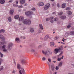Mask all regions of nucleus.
Instances as JSON below:
<instances>
[{"instance_id": "nucleus-22", "label": "nucleus", "mask_w": 74, "mask_h": 74, "mask_svg": "<svg viewBox=\"0 0 74 74\" xmlns=\"http://www.w3.org/2000/svg\"><path fill=\"white\" fill-rule=\"evenodd\" d=\"M63 62H61L59 64L58 66L59 67H61L62 66V64Z\"/></svg>"}, {"instance_id": "nucleus-27", "label": "nucleus", "mask_w": 74, "mask_h": 74, "mask_svg": "<svg viewBox=\"0 0 74 74\" xmlns=\"http://www.w3.org/2000/svg\"><path fill=\"white\" fill-rule=\"evenodd\" d=\"M21 62H22V63H24V64H25V63H26V61H25L24 60H21Z\"/></svg>"}, {"instance_id": "nucleus-12", "label": "nucleus", "mask_w": 74, "mask_h": 74, "mask_svg": "<svg viewBox=\"0 0 74 74\" xmlns=\"http://www.w3.org/2000/svg\"><path fill=\"white\" fill-rule=\"evenodd\" d=\"M62 8H66V3H63L62 4Z\"/></svg>"}, {"instance_id": "nucleus-24", "label": "nucleus", "mask_w": 74, "mask_h": 74, "mask_svg": "<svg viewBox=\"0 0 74 74\" xmlns=\"http://www.w3.org/2000/svg\"><path fill=\"white\" fill-rule=\"evenodd\" d=\"M3 52H7L8 51H7V50L5 49H3Z\"/></svg>"}, {"instance_id": "nucleus-61", "label": "nucleus", "mask_w": 74, "mask_h": 74, "mask_svg": "<svg viewBox=\"0 0 74 74\" xmlns=\"http://www.w3.org/2000/svg\"><path fill=\"white\" fill-rule=\"evenodd\" d=\"M12 0L9 1V2L10 3H11V2H12Z\"/></svg>"}, {"instance_id": "nucleus-36", "label": "nucleus", "mask_w": 74, "mask_h": 74, "mask_svg": "<svg viewBox=\"0 0 74 74\" xmlns=\"http://www.w3.org/2000/svg\"><path fill=\"white\" fill-rule=\"evenodd\" d=\"M0 55H1V58H2L3 56V54L1 52H0Z\"/></svg>"}, {"instance_id": "nucleus-30", "label": "nucleus", "mask_w": 74, "mask_h": 74, "mask_svg": "<svg viewBox=\"0 0 74 74\" xmlns=\"http://www.w3.org/2000/svg\"><path fill=\"white\" fill-rule=\"evenodd\" d=\"M59 38V36H57L54 38L55 40H58Z\"/></svg>"}, {"instance_id": "nucleus-29", "label": "nucleus", "mask_w": 74, "mask_h": 74, "mask_svg": "<svg viewBox=\"0 0 74 74\" xmlns=\"http://www.w3.org/2000/svg\"><path fill=\"white\" fill-rule=\"evenodd\" d=\"M8 21L9 22H11V18L9 17L8 18Z\"/></svg>"}, {"instance_id": "nucleus-34", "label": "nucleus", "mask_w": 74, "mask_h": 74, "mask_svg": "<svg viewBox=\"0 0 74 74\" xmlns=\"http://www.w3.org/2000/svg\"><path fill=\"white\" fill-rule=\"evenodd\" d=\"M51 45H53V46H54V45H55L54 43L53 42H51Z\"/></svg>"}, {"instance_id": "nucleus-18", "label": "nucleus", "mask_w": 74, "mask_h": 74, "mask_svg": "<svg viewBox=\"0 0 74 74\" xmlns=\"http://www.w3.org/2000/svg\"><path fill=\"white\" fill-rule=\"evenodd\" d=\"M48 38V36H46L45 37V38H44V40H45V41H46V40H47V39Z\"/></svg>"}, {"instance_id": "nucleus-9", "label": "nucleus", "mask_w": 74, "mask_h": 74, "mask_svg": "<svg viewBox=\"0 0 74 74\" xmlns=\"http://www.w3.org/2000/svg\"><path fill=\"white\" fill-rule=\"evenodd\" d=\"M25 0H20V2L21 4H23L24 3H25Z\"/></svg>"}, {"instance_id": "nucleus-2", "label": "nucleus", "mask_w": 74, "mask_h": 74, "mask_svg": "<svg viewBox=\"0 0 74 74\" xmlns=\"http://www.w3.org/2000/svg\"><path fill=\"white\" fill-rule=\"evenodd\" d=\"M25 14L27 16H29L33 14V12H30V11L28 12H25Z\"/></svg>"}, {"instance_id": "nucleus-63", "label": "nucleus", "mask_w": 74, "mask_h": 74, "mask_svg": "<svg viewBox=\"0 0 74 74\" xmlns=\"http://www.w3.org/2000/svg\"><path fill=\"white\" fill-rule=\"evenodd\" d=\"M57 74V72H55L53 73V74Z\"/></svg>"}, {"instance_id": "nucleus-49", "label": "nucleus", "mask_w": 74, "mask_h": 74, "mask_svg": "<svg viewBox=\"0 0 74 74\" xmlns=\"http://www.w3.org/2000/svg\"><path fill=\"white\" fill-rule=\"evenodd\" d=\"M71 27V25H68L67 27V28H69V27Z\"/></svg>"}, {"instance_id": "nucleus-20", "label": "nucleus", "mask_w": 74, "mask_h": 74, "mask_svg": "<svg viewBox=\"0 0 74 74\" xmlns=\"http://www.w3.org/2000/svg\"><path fill=\"white\" fill-rule=\"evenodd\" d=\"M17 69H20V68H21V65L19 64H17Z\"/></svg>"}, {"instance_id": "nucleus-13", "label": "nucleus", "mask_w": 74, "mask_h": 74, "mask_svg": "<svg viewBox=\"0 0 74 74\" xmlns=\"http://www.w3.org/2000/svg\"><path fill=\"white\" fill-rule=\"evenodd\" d=\"M5 3V1L4 0H0V3L1 4H4Z\"/></svg>"}, {"instance_id": "nucleus-1", "label": "nucleus", "mask_w": 74, "mask_h": 74, "mask_svg": "<svg viewBox=\"0 0 74 74\" xmlns=\"http://www.w3.org/2000/svg\"><path fill=\"white\" fill-rule=\"evenodd\" d=\"M23 23H24V24H28V25H30V24L31 23V21L29 20H23Z\"/></svg>"}, {"instance_id": "nucleus-60", "label": "nucleus", "mask_w": 74, "mask_h": 74, "mask_svg": "<svg viewBox=\"0 0 74 74\" xmlns=\"http://www.w3.org/2000/svg\"><path fill=\"white\" fill-rule=\"evenodd\" d=\"M53 62L54 63H56V61H53Z\"/></svg>"}, {"instance_id": "nucleus-50", "label": "nucleus", "mask_w": 74, "mask_h": 74, "mask_svg": "<svg viewBox=\"0 0 74 74\" xmlns=\"http://www.w3.org/2000/svg\"><path fill=\"white\" fill-rule=\"evenodd\" d=\"M57 5L58 7H60V6L59 5V3H58L57 4Z\"/></svg>"}, {"instance_id": "nucleus-23", "label": "nucleus", "mask_w": 74, "mask_h": 74, "mask_svg": "<svg viewBox=\"0 0 74 74\" xmlns=\"http://www.w3.org/2000/svg\"><path fill=\"white\" fill-rule=\"evenodd\" d=\"M66 18V16H62L60 17L62 19H65Z\"/></svg>"}, {"instance_id": "nucleus-25", "label": "nucleus", "mask_w": 74, "mask_h": 74, "mask_svg": "<svg viewBox=\"0 0 74 74\" xmlns=\"http://www.w3.org/2000/svg\"><path fill=\"white\" fill-rule=\"evenodd\" d=\"M30 31L31 33H33L34 32V29L33 28H31L30 29Z\"/></svg>"}, {"instance_id": "nucleus-41", "label": "nucleus", "mask_w": 74, "mask_h": 74, "mask_svg": "<svg viewBox=\"0 0 74 74\" xmlns=\"http://www.w3.org/2000/svg\"><path fill=\"white\" fill-rule=\"evenodd\" d=\"M13 7H18V5H15V4H13Z\"/></svg>"}, {"instance_id": "nucleus-62", "label": "nucleus", "mask_w": 74, "mask_h": 74, "mask_svg": "<svg viewBox=\"0 0 74 74\" xmlns=\"http://www.w3.org/2000/svg\"><path fill=\"white\" fill-rule=\"evenodd\" d=\"M62 55V53L61 52L59 55Z\"/></svg>"}, {"instance_id": "nucleus-16", "label": "nucleus", "mask_w": 74, "mask_h": 74, "mask_svg": "<svg viewBox=\"0 0 74 74\" xmlns=\"http://www.w3.org/2000/svg\"><path fill=\"white\" fill-rule=\"evenodd\" d=\"M14 18L16 19H18L19 18V15H16V16H14Z\"/></svg>"}, {"instance_id": "nucleus-31", "label": "nucleus", "mask_w": 74, "mask_h": 74, "mask_svg": "<svg viewBox=\"0 0 74 74\" xmlns=\"http://www.w3.org/2000/svg\"><path fill=\"white\" fill-rule=\"evenodd\" d=\"M3 69V66H0V71H1V70Z\"/></svg>"}, {"instance_id": "nucleus-54", "label": "nucleus", "mask_w": 74, "mask_h": 74, "mask_svg": "<svg viewBox=\"0 0 74 74\" xmlns=\"http://www.w3.org/2000/svg\"><path fill=\"white\" fill-rule=\"evenodd\" d=\"M63 57H64V56H62V57L60 58L61 59H63Z\"/></svg>"}, {"instance_id": "nucleus-19", "label": "nucleus", "mask_w": 74, "mask_h": 74, "mask_svg": "<svg viewBox=\"0 0 74 74\" xmlns=\"http://www.w3.org/2000/svg\"><path fill=\"white\" fill-rule=\"evenodd\" d=\"M0 48H1L2 49H5V46L4 45H3L2 46H0Z\"/></svg>"}, {"instance_id": "nucleus-33", "label": "nucleus", "mask_w": 74, "mask_h": 74, "mask_svg": "<svg viewBox=\"0 0 74 74\" xmlns=\"http://www.w3.org/2000/svg\"><path fill=\"white\" fill-rule=\"evenodd\" d=\"M3 61V60L1 58H0V65L1 64V62Z\"/></svg>"}, {"instance_id": "nucleus-59", "label": "nucleus", "mask_w": 74, "mask_h": 74, "mask_svg": "<svg viewBox=\"0 0 74 74\" xmlns=\"http://www.w3.org/2000/svg\"><path fill=\"white\" fill-rule=\"evenodd\" d=\"M61 44H64V43H63L62 42H61Z\"/></svg>"}, {"instance_id": "nucleus-51", "label": "nucleus", "mask_w": 74, "mask_h": 74, "mask_svg": "<svg viewBox=\"0 0 74 74\" xmlns=\"http://www.w3.org/2000/svg\"><path fill=\"white\" fill-rule=\"evenodd\" d=\"M16 4H18V1H16Z\"/></svg>"}, {"instance_id": "nucleus-40", "label": "nucleus", "mask_w": 74, "mask_h": 74, "mask_svg": "<svg viewBox=\"0 0 74 74\" xmlns=\"http://www.w3.org/2000/svg\"><path fill=\"white\" fill-rule=\"evenodd\" d=\"M31 10H32V11H36V8H32Z\"/></svg>"}, {"instance_id": "nucleus-8", "label": "nucleus", "mask_w": 74, "mask_h": 74, "mask_svg": "<svg viewBox=\"0 0 74 74\" xmlns=\"http://www.w3.org/2000/svg\"><path fill=\"white\" fill-rule=\"evenodd\" d=\"M38 5H40V6H42L43 5H44V3L42 2L38 3Z\"/></svg>"}, {"instance_id": "nucleus-32", "label": "nucleus", "mask_w": 74, "mask_h": 74, "mask_svg": "<svg viewBox=\"0 0 74 74\" xmlns=\"http://www.w3.org/2000/svg\"><path fill=\"white\" fill-rule=\"evenodd\" d=\"M67 14H68V15H71V14H72V13L70 11H69L67 12Z\"/></svg>"}, {"instance_id": "nucleus-26", "label": "nucleus", "mask_w": 74, "mask_h": 74, "mask_svg": "<svg viewBox=\"0 0 74 74\" xmlns=\"http://www.w3.org/2000/svg\"><path fill=\"white\" fill-rule=\"evenodd\" d=\"M70 34L72 35H74V31H71L70 32Z\"/></svg>"}, {"instance_id": "nucleus-14", "label": "nucleus", "mask_w": 74, "mask_h": 74, "mask_svg": "<svg viewBox=\"0 0 74 74\" xmlns=\"http://www.w3.org/2000/svg\"><path fill=\"white\" fill-rule=\"evenodd\" d=\"M4 44H5V42L3 41V42H0V45H3Z\"/></svg>"}, {"instance_id": "nucleus-57", "label": "nucleus", "mask_w": 74, "mask_h": 74, "mask_svg": "<svg viewBox=\"0 0 74 74\" xmlns=\"http://www.w3.org/2000/svg\"><path fill=\"white\" fill-rule=\"evenodd\" d=\"M53 14H56V12H54L53 13Z\"/></svg>"}, {"instance_id": "nucleus-7", "label": "nucleus", "mask_w": 74, "mask_h": 74, "mask_svg": "<svg viewBox=\"0 0 74 74\" xmlns=\"http://www.w3.org/2000/svg\"><path fill=\"white\" fill-rule=\"evenodd\" d=\"M42 53H43V54H45V55H49V52L48 51H42Z\"/></svg>"}, {"instance_id": "nucleus-53", "label": "nucleus", "mask_w": 74, "mask_h": 74, "mask_svg": "<svg viewBox=\"0 0 74 74\" xmlns=\"http://www.w3.org/2000/svg\"><path fill=\"white\" fill-rule=\"evenodd\" d=\"M12 73H15V71H13L12 72Z\"/></svg>"}, {"instance_id": "nucleus-64", "label": "nucleus", "mask_w": 74, "mask_h": 74, "mask_svg": "<svg viewBox=\"0 0 74 74\" xmlns=\"http://www.w3.org/2000/svg\"><path fill=\"white\" fill-rule=\"evenodd\" d=\"M62 41H63V42H64V40L63 39L62 40Z\"/></svg>"}, {"instance_id": "nucleus-4", "label": "nucleus", "mask_w": 74, "mask_h": 74, "mask_svg": "<svg viewBox=\"0 0 74 74\" xmlns=\"http://www.w3.org/2000/svg\"><path fill=\"white\" fill-rule=\"evenodd\" d=\"M60 50H62V49L60 48H59V49L56 48L54 50V52L55 54H57L59 52V51H60Z\"/></svg>"}, {"instance_id": "nucleus-10", "label": "nucleus", "mask_w": 74, "mask_h": 74, "mask_svg": "<svg viewBox=\"0 0 74 74\" xmlns=\"http://www.w3.org/2000/svg\"><path fill=\"white\" fill-rule=\"evenodd\" d=\"M0 38L2 39V40H5L4 37L3 35H1V34H0Z\"/></svg>"}, {"instance_id": "nucleus-11", "label": "nucleus", "mask_w": 74, "mask_h": 74, "mask_svg": "<svg viewBox=\"0 0 74 74\" xmlns=\"http://www.w3.org/2000/svg\"><path fill=\"white\" fill-rule=\"evenodd\" d=\"M14 10H11L10 11V14L11 15H12L13 14V13H14Z\"/></svg>"}, {"instance_id": "nucleus-3", "label": "nucleus", "mask_w": 74, "mask_h": 74, "mask_svg": "<svg viewBox=\"0 0 74 74\" xmlns=\"http://www.w3.org/2000/svg\"><path fill=\"white\" fill-rule=\"evenodd\" d=\"M50 6H51L50 4L49 3H47L44 7V10H48Z\"/></svg>"}, {"instance_id": "nucleus-48", "label": "nucleus", "mask_w": 74, "mask_h": 74, "mask_svg": "<svg viewBox=\"0 0 74 74\" xmlns=\"http://www.w3.org/2000/svg\"><path fill=\"white\" fill-rule=\"evenodd\" d=\"M61 60V58H58V61H60Z\"/></svg>"}, {"instance_id": "nucleus-44", "label": "nucleus", "mask_w": 74, "mask_h": 74, "mask_svg": "<svg viewBox=\"0 0 74 74\" xmlns=\"http://www.w3.org/2000/svg\"><path fill=\"white\" fill-rule=\"evenodd\" d=\"M50 20V18H47L46 19V21H48Z\"/></svg>"}, {"instance_id": "nucleus-6", "label": "nucleus", "mask_w": 74, "mask_h": 74, "mask_svg": "<svg viewBox=\"0 0 74 74\" xmlns=\"http://www.w3.org/2000/svg\"><path fill=\"white\" fill-rule=\"evenodd\" d=\"M12 43H10L8 45V49L9 50H11V48H12Z\"/></svg>"}, {"instance_id": "nucleus-37", "label": "nucleus", "mask_w": 74, "mask_h": 74, "mask_svg": "<svg viewBox=\"0 0 74 74\" xmlns=\"http://www.w3.org/2000/svg\"><path fill=\"white\" fill-rule=\"evenodd\" d=\"M46 60V58H45V57H43L42 58V60L43 61H44L45 60Z\"/></svg>"}, {"instance_id": "nucleus-15", "label": "nucleus", "mask_w": 74, "mask_h": 74, "mask_svg": "<svg viewBox=\"0 0 74 74\" xmlns=\"http://www.w3.org/2000/svg\"><path fill=\"white\" fill-rule=\"evenodd\" d=\"M39 27H40V29H42V30L44 29V28H43V26H42V25L41 24L39 25Z\"/></svg>"}, {"instance_id": "nucleus-5", "label": "nucleus", "mask_w": 74, "mask_h": 74, "mask_svg": "<svg viewBox=\"0 0 74 74\" xmlns=\"http://www.w3.org/2000/svg\"><path fill=\"white\" fill-rule=\"evenodd\" d=\"M19 73L20 74H22V73H23V74H26L25 71L22 68L21 70H20L19 71Z\"/></svg>"}, {"instance_id": "nucleus-45", "label": "nucleus", "mask_w": 74, "mask_h": 74, "mask_svg": "<svg viewBox=\"0 0 74 74\" xmlns=\"http://www.w3.org/2000/svg\"><path fill=\"white\" fill-rule=\"evenodd\" d=\"M58 69H59V67H58V66H56V69L58 70Z\"/></svg>"}, {"instance_id": "nucleus-58", "label": "nucleus", "mask_w": 74, "mask_h": 74, "mask_svg": "<svg viewBox=\"0 0 74 74\" xmlns=\"http://www.w3.org/2000/svg\"><path fill=\"white\" fill-rule=\"evenodd\" d=\"M27 4H25V5H24L25 6H27Z\"/></svg>"}, {"instance_id": "nucleus-38", "label": "nucleus", "mask_w": 74, "mask_h": 74, "mask_svg": "<svg viewBox=\"0 0 74 74\" xmlns=\"http://www.w3.org/2000/svg\"><path fill=\"white\" fill-rule=\"evenodd\" d=\"M19 39L18 38H16V41H19Z\"/></svg>"}, {"instance_id": "nucleus-47", "label": "nucleus", "mask_w": 74, "mask_h": 74, "mask_svg": "<svg viewBox=\"0 0 74 74\" xmlns=\"http://www.w3.org/2000/svg\"><path fill=\"white\" fill-rule=\"evenodd\" d=\"M31 52H35V50L33 49H32L31 51Z\"/></svg>"}, {"instance_id": "nucleus-52", "label": "nucleus", "mask_w": 74, "mask_h": 74, "mask_svg": "<svg viewBox=\"0 0 74 74\" xmlns=\"http://www.w3.org/2000/svg\"><path fill=\"white\" fill-rule=\"evenodd\" d=\"M55 4H56L55 3H53V6H54V5H55Z\"/></svg>"}, {"instance_id": "nucleus-43", "label": "nucleus", "mask_w": 74, "mask_h": 74, "mask_svg": "<svg viewBox=\"0 0 74 74\" xmlns=\"http://www.w3.org/2000/svg\"><path fill=\"white\" fill-rule=\"evenodd\" d=\"M48 61L49 62H51V60L50 58L48 59Z\"/></svg>"}, {"instance_id": "nucleus-28", "label": "nucleus", "mask_w": 74, "mask_h": 74, "mask_svg": "<svg viewBox=\"0 0 74 74\" xmlns=\"http://www.w3.org/2000/svg\"><path fill=\"white\" fill-rule=\"evenodd\" d=\"M51 69L52 70H53L54 69H55V67H54V66L53 65H51Z\"/></svg>"}, {"instance_id": "nucleus-39", "label": "nucleus", "mask_w": 74, "mask_h": 74, "mask_svg": "<svg viewBox=\"0 0 74 74\" xmlns=\"http://www.w3.org/2000/svg\"><path fill=\"white\" fill-rule=\"evenodd\" d=\"M62 14H63V12H61L60 13H58V15H62Z\"/></svg>"}, {"instance_id": "nucleus-35", "label": "nucleus", "mask_w": 74, "mask_h": 74, "mask_svg": "<svg viewBox=\"0 0 74 74\" xmlns=\"http://www.w3.org/2000/svg\"><path fill=\"white\" fill-rule=\"evenodd\" d=\"M66 10H70V8L69 7L66 8Z\"/></svg>"}, {"instance_id": "nucleus-46", "label": "nucleus", "mask_w": 74, "mask_h": 74, "mask_svg": "<svg viewBox=\"0 0 74 74\" xmlns=\"http://www.w3.org/2000/svg\"><path fill=\"white\" fill-rule=\"evenodd\" d=\"M23 8V6H22V5H21L18 6V8Z\"/></svg>"}, {"instance_id": "nucleus-21", "label": "nucleus", "mask_w": 74, "mask_h": 74, "mask_svg": "<svg viewBox=\"0 0 74 74\" xmlns=\"http://www.w3.org/2000/svg\"><path fill=\"white\" fill-rule=\"evenodd\" d=\"M5 30L4 29H2L0 30V33H4Z\"/></svg>"}, {"instance_id": "nucleus-42", "label": "nucleus", "mask_w": 74, "mask_h": 74, "mask_svg": "<svg viewBox=\"0 0 74 74\" xmlns=\"http://www.w3.org/2000/svg\"><path fill=\"white\" fill-rule=\"evenodd\" d=\"M57 20H58V18H56L54 19V21H57Z\"/></svg>"}, {"instance_id": "nucleus-55", "label": "nucleus", "mask_w": 74, "mask_h": 74, "mask_svg": "<svg viewBox=\"0 0 74 74\" xmlns=\"http://www.w3.org/2000/svg\"><path fill=\"white\" fill-rule=\"evenodd\" d=\"M51 23H53V20H51Z\"/></svg>"}, {"instance_id": "nucleus-17", "label": "nucleus", "mask_w": 74, "mask_h": 74, "mask_svg": "<svg viewBox=\"0 0 74 74\" xmlns=\"http://www.w3.org/2000/svg\"><path fill=\"white\" fill-rule=\"evenodd\" d=\"M23 17L22 16L20 17L19 21H23Z\"/></svg>"}, {"instance_id": "nucleus-56", "label": "nucleus", "mask_w": 74, "mask_h": 74, "mask_svg": "<svg viewBox=\"0 0 74 74\" xmlns=\"http://www.w3.org/2000/svg\"><path fill=\"white\" fill-rule=\"evenodd\" d=\"M51 19H53V17H51Z\"/></svg>"}]
</instances>
